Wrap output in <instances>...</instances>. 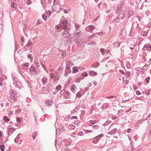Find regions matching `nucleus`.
Here are the masks:
<instances>
[{
  "mask_svg": "<svg viewBox=\"0 0 151 151\" xmlns=\"http://www.w3.org/2000/svg\"><path fill=\"white\" fill-rule=\"evenodd\" d=\"M68 22L66 20H64L62 21L61 22L63 25V28L65 31L62 33V35L65 38H69L71 36V34L70 33V29L68 28L67 25L66 24Z\"/></svg>",
  "mask_w": 151,
  "mask_h": 151,
  "instance_id": "f257e3e1",
  "label": "nucleus"
},
{
  "mask_svg": "<svg viewBox=\"0 0 151 151\" xmlns=\"http://www.w3.org/2000/svg\"><path fill=\"white\" fill-rule=\"evenodd\" d=\"M124 16L123 12H121L118 14V17L115 19V22H119L120 19H122L124 17Z\"/></svg>",
  "mask_w": 151,
  "mask_h": 151,
  "instance_id": "f03ea898",
  "label": "nucleus"
},
{
  "mask_svg": "<svg viewBox=\"0 0 151 151\" xmlns=\"http://www.w3.org/2000/svg\"><path fill=\"white\" fill-rule=\"evenodd\" d=\"M17 99V96L15 94H14V96L12 95V96L10 98L8 99V100L9 101L12 103L14 102L15 101H16Z\"/></svg>",
  "mask_w": 151,
  "mask_h": 151,
  "instance_id": "7ed1b4c3",
  "label": "nucleus"
},
{
  "mask_svg": "<svg viewBox=\"0 0 151 151\" xmlns=\"http://www.w3.org/2000/svg\"><path fill=\"white\" fill-rule=\"evenodd\" d=\"M147 49H148L150 51L151 50V45L150 44H145L142 49L143 50H145Z\"/></svg>",
  "mask_w": 151,
  "mask_h": 151,
  "instance_id": "20e7f679",
  "label": "nucleus"
},
{
  "mask_svg": "<svg viewBox=\"0 0 151 151\" xmlns=\"http://www.w3.org/2000/svg\"><path fill=\"white\" fill-rule=\"evenodd\" d=\"M63 69L62 68H60L56 70V76L59 77L63 74Z\"/></svg>",
  "mask_w": 151,
  "mask_h": 151,
  "instance_id": "39448f33",
  "label": "nucleus"
},
{
  "mask_svg": "<svg viewBox=\"0 0 151 151\" xmlns=\"http://www.w3.org/2000/svg\"><path fill=\"white\" fill-rule=\"evenodd\" d=\"M129 17H130L131 16H132L134 14V9L132 7H129Z\"/></svg>",
  "mask_w": 151,
  "mask_h": 151,
  "instance_id": "423d86ee",
  "label": "nucleus"
},
{
  "mask_svg": "<svg viewBox=\"0 0 151 151\" xmlns=\"http://www.w3.org/2000/svg\"><path fill=\"white\" fill-rule=\"evenodd\" d=\"M94 29V27L91 25L88 26L86 28V30L89 32L93 30Z\"/></svg>",
  "mask_w": 151,
  "mask_h": 151,
  "instance_id": "0eeeda50",
  "label": "nucleus"
},
{
  "mask_svg": "<svg viewBox=\"0 0 151 151\" xmlns=\"http://www.w3.org/2000/svg\"><path fill=\"white\" fill-rule=\"evenodd\" d=\"M70 68V67L67 64L65 67L66 69L65 71L67 72L68 73H70L71 71Z\"/></svg>",
  "mask_w": 151,
  "mask_h": 151,
  "instance_id": "6e6552de",
  "label": "nucleus"
},
{
  "mask_svg": "<svg viewBox=\"0 0 151 151\" xmlns=\"http://www.w3.org/2000/svg\"><path fill=\"white\" fill-rule=\"evenodd\" d=\"M120 34L122 36H124L126 35L125 31L123 29H120Z\"/></svg>",
  "mask_w": 151,
  "mask_h": 151,
  "instance_id": "1a4fd4ad",
  "label": "nucleus"
},
{
  "mask_svg": "<svg viewBox=\"0 0 151 151\" xmlns=\"http://www.w3.org/2000/svg\"><path fill=\"white\" fill-rule=\"evenodd\" d=\"M138 25V24L137 22H134L133 23L132 26V28L133 29H136L137 27V26Z\"/></svg>",
  "mask_w": 151,
  "mask_h": 151,
  "instance_id": "9d476101",
  "label": "nucleus"
},
{
  "mask_svg": "<svg viewBox=\"0 0 151 151\" xmlns=\"http://www.w3.org/2000/svg\"><path fill=\"white\" fill-rule=\"evenodd\" d=\"M142 27H143V25L142 24H140L139 25L138 24V25L137 26V27L136 28V30L138 31H140L142 29Z\"/></svg>",
  "mask_w": 151,
  "mask_h": 151,
  "instance_id": "9b49d317",
  "label": "nucleus"
},
{
  "mask_svg": "<svg viewBox=\"0 0 151 151\" xmlns=\"http://www.w3.org/2000/svg\"><path fill=\"white\" fill-rule=\"evenodd\" d=\"M109 107V105L107 103H105L103 104V106L101 107L102 109H105L106 108Z\"/></svg>",
  "mask_w": 151,
  "mask_h": 151,
  "instance_id": "f8f14e48",
  "label": "nucleus"
},
{
  "mask_svg": "<svg viewBox=\"0 0 151 151\" xmlns=\"http://www.w3.org/2000/svg\"><path fill=\"white\" fill-rule=\"evenodd\" d=\"M45 103L47 105L49 106H51L52 104V101L51 100H48L46 101Z\"/></svg>",
  "mask_w": 151,
  "mask_h": 151,
  "instance_id": "ddd939ff",
  "label": "nucleus"
},
{
  "mask_svg": "<svg viewBox=\"0 0 151 151\" xmlns=\"http://www.w3.org/2000/svg\"><path fill=\"white\" fill-rule=\"evenodd\" d=\"M72 69H73V73H76L79 71L78 70V68L77 66H75V67H73V68Z\"/></svg>",
  "mask_w": 151,
  "mask_h": 151,
  "instance_id": "4468645a",
  "label": "nucleus"
},
{
  "mask_svg": "<svg viewBox=\"0 0 151 151\" xmlns=\"http://www.w3.org/2000/svg\"><path fill=\"white\" fill-rule=\"evenodd\" d=\"M42 82L43 84L45 85L46 84V83L47 81V79L44 77H43L42 79Z\"/></svg>",
  "mask_w": 151,
  "mask_h": 151,
  "instance_id": "2eb2a0df",
  "label": "nucleus"
},
{
  "mask_svg": "<svg viewBox=\"0 0 151 151\" xmlns=\"http://www.w3.org/2000/svg\"><path fill=\"white\" fill-rule=\"evenodd\" d=\"M81 35V33L80 32H76L75 34H74V37L76 38H78L79 37L80 35Z\"/></svg>",
  "mask_w": 151,
  "mask_h": 151,
  "instance_id": "dca6fc26",
  "label": "nucleus"
},
{
  "mask_svg": "<svg viewBox=\"0 0 151 151\" xmlns=\"http://www.w3.org/2000/svg\"><path fill=\"white\" fill-rule=\"evenodd\" d=\"M89 75L91 76H96L97 75V73L94 71H91L90 72Z\"/></svg>",
  "mask_w": 151,
  "mask_h": 151,
  "instance_id": "f3484780",
  "label": "nucleus"
},
{
  "mask_svg": "<svg viewBox=\"0 0 151 151\" xmlns=\"http://www.w3.org/2000/svg\"><path fill=\"white\" fill-rule=\"evenodd\" d=\"M117 131V129L116 128H114L111 130L109 132L111 134H114Z\"/></svg>",
  "mask_w": 151,
  "mask_h": 151,
  "instance_id": "a211bd4d",
  "label": "nucleus"
},
{
  "mask_svg": "<svg viewBox=\"0 0 151 151\" xmlns=\"http://www.w3.org/2000/svg\"><path fill=\"white\" fill-rule=\"evenodd\" d=\"M105 98L109 99L114 98V99L113 100H111V101H113L116 99V98H115V96H107Z\"/></svg>",
  "mask_w": 151,
  "mask_h": 151,
  "instance_id": "6ab92c4d",
  "label": "nucleus"
},
{
  "mask_svg": "<svg viewBox=\"0 0 151 151\" xmlns=\"http://www.w3.org/2000/svg\"><path fill=\"white\" fill-rule=\"evenodd\" d=\"M104 134H100V135H99L97 136L96 137H95V139L96 138L97 139H99L101 138L102 137L104 136Z\"/></svg>",
  "mask_w": 151,
  "mask_h": 151,
  "instance_id": "aec40b11",
  "label": "nucleus"
},
{
  "mask_svg": "<svg viewBox=\"0 0 151 151\" xmlns=\"http://www.w3.org/2000/svg\"><path fill=\"white\" fill-rule=\"evenodd\" d=\"M100 65V63L99 62H97L96 64H92V67L93 68H97Z\"/></svg>",
  "mask_w": 151,
  "mask_h": 151,
  "instance_id": "412c9836",
  "label": "nucleus"
},
{
  "mask_svg": "<svg viewBox=\"0 0 151 151\" xmlns=\"http://www.w3.org/2000/svg\"><path fill=\"white\" fill-rule=\"evenodd\" d=\"M123 5V3H121L119 5H118V10H120L122 9Z\"/></svg>",
  "mask_w": 151,
  "mask_h": 151,
  "instance_id": "4be33fe9",
  "label": "nucleus"
},
{
  "mask_svg": "<svg viewBox=\"0 0 151 151\" xmlns=\"http://www.w3.org/2000/svg\"><path fill=\"white\" fill-rule=\"evenodd\" d=\"M20 139L19 137V134H18L17 137L14 139V141L16 143H18Z\"/></svg>",
  "mask_w": 151,
  "mask_h": 151,
  "instance_id": "5701e85b",
  "label": "nucleus"
},
{
  "mask_svg": "<svg viewBox=\"0 0 151 151\" xmlns=\"http://www.w3.org/2000/svg\"><path fill=\"white\" fill-rule=\"evenodd\" d=\"M120 43L119 42H115L114 44V46L116 47H118L120 45Z\"/></svg>",
  "mask_w": 151,
  "mask_h": 151,
  "instance_id": "b1692460",
  "label": "nucleus"
},
{
  "mask_svg": "<svg viewBox=\"0 0 151 151\" xmlns=\"http://www.w3.org/2000/svg\"><path fill=\"white\" fill-rule=\"evenodd\" d=\"M29 70L31 72H35L36 70V68L34 67L31 66L29 68Z\"/></svg>",
  "mask_w": 151,
  "mask_h": 151,
  "instance_id": "393cba45",
  "label": "nucleus"
},
{
  "mask_svg": "<svg viewBox=\"0 0 151 151\" xmlns=\"http://www.w3.org/2000/svg\"><path fill=\"white\" fill-rule=\"evenodd\" d=\"M71 91H75V90L76 89V87L75 85H73L71 87Z\"/></svg>",
  "mask_w": 151,
  "mask_h": 151,
  "instance_id": "a878e982",
  "label": "nucleus"
},
{
  "mask_svg": "<svg viewBox=\"0 0 151 151\" xmlns=\"http://www.w3.org/2000/svg\"><path fill=\"white\" fill-rule=\"evenodd\" d=\"M62 27H63V26H62L61 24H59L56 26V28L57 29H61L62 28Z\"/></svg>",
  "mask_w": 151,
  "mask_h": 151,
  "instance_id": "bb28decb",
  "label": "nucleus"
},
{
  "mask_svg": "<svg viewBox=\"0 0 151 151\" xmlns=\"http://www.w3.org/2000/svg\"><path fill=\"white\" fill-rule=\"evenodd\" d=\"M51 85H50V84H49L48 85L47 87H48V89L45 92V93H48L49 92V90L50 89V87H51Z\"/></svg>",
  "mask_w": 151,
  "mask_h": 151,
  "instance_id": "cd10ccee",
  "label": "nucleus"
},
{
  "mask_svg": "<svg viewBox=\"0 0 151 151\" xmlns=\"http://www.w3.org/2000/svg\"><path fill=\"white\" fill-rule=\"evenodd\" d=\"M38 134V132H35L34 133L32 134V137L33 138V139H35V136H37Z\"/></svg>",
  "mask_w": 151,
  "mask_h": 151,
  "instance_id": "c85d7f7f",
  "label": "nucleus"
},
{
  "mask_svg": "<svg viewBox=\"0 0 151 151\" xmlns=\"http://www.w3.org/2000/svg\"><path fill=\"white\" fill-rule=\"evenodd\" d=\"M75 128V126L73 125H70L69 126L68 129H73Z\"/></svg>",
  "mask_w": 151,
  "mask_h": 151,
  "instance_id": "c756f323",
  "label": "nucleus"
},
{
  "mask_svg": "<svg viewBox=\"0 0 151 151\" xmlns=\"http://www.w3.org/2000/svg\"><path fill=\"white\" fill-rule=\"evenodd\" d=\"M1 151H4L5 149V146L4 145H1L0 146Z\"/></svg>",
  "mask_w": 151,
  "mask_h": 151,
  "instance_id": "7c9ffc66",
  "label": "nucleus"
},
{
  "mask_svg": "<svg viewBox=\"0 0 151 151\" xmlns=\"http://www.w3.org/2000/svg\"><path fill=\"white\" fill-rule=\"evenodd\" d=\"M100 51L101 52V53L103 55H105V49L104 48H101L100 49Z\"/></svg>",
  "mask_w": 151,
  "mask_h": 151,
  "instance_id": "2f4dec72",
  "label": "nucleus"
},
{
  "mask_svg": "<svg viewBox=\"0 0 151 151\" xmlns=\"http://www.w3.org/2000/svg\"><path fill=\"white\" fill-rule=\"evenodd\" d=\"M3 119L6 122H8L9 121V119L6 116H5L3 117Z\"/></svg>",
  "mask_w": 151,
  "mask_h": 151,
  "instance_id": "473e14b6",
  "label": "nucleus"
},
{
  "mask_svg": "<svg viewBox=\"0 0 151 151\" xmlns=\"http://www.w3.org/2000/svg\"><path fill=\"white\" fill-rule=\"evenodd\" d=\"M141 35H143L144 36H145L147 35V32L145 31L142 32L141 33Z\"/></svg>",
  "mask_w": 151,
  "mask_h": 151,
  "instance_id": "72a5a7b5",
  "label": "nucleus"
},
{
  "mask_svg": "<svg viewBox=\"0 0 151 151\" xmlns=\"http://www.w3.org/2000/svg\"><path fill=\"white\" fill-rule=\"evenodd\" d=\"M42 18L45 21H46L47 19V17L45 16V14H42Z\"/></svg>",
  "mask_w": 151,
  "mask_h": 151,
  "instance_id": "f704fd0d",
  "label": "nucleus"
},
{
  "mask_svg": "<svg viewBox=\"0 0 151 151\" xmlns=\"http://www.w3.org/2000/svg\"><path fill=\"white\" fill-rule=\"evenodd\" d=\"M150 79V77H147L145 79V82L147 83V84H148V83H149V81Z\"/></svg>",
  "mask_w": 151,
  "mask_h": 151,
  "instance_id": "c9c22d12",
  "label": "nucleus"
},
{
  "mask_svg": "<svg viewBox=\"0 0 151 151\" xmlns=\"http://www.w3.org/2000/svg\"><path fill=\"white\" fill-rule=\"evenodd\" d=\"M61 86L60 85H59L56 87V89L59 91L61 89Z\"/></svg>",
  "mask_w": 151,
  "mask_h": 151,
  "instance_id": "e433bc0d",
  "label": "nucleus"
},
{
  "mask_svg": "<svg viewBox=\"0 0 151 151\" xmlns=\"http://www.w3.org/2000/svg\"><path fill=\"white\" fill-rule=\"evenodd\" d=\"M16 86H21V84L20 81H17L16 83Z\"/></svg>",
  "mask_w": 151,
  "mask_h": 151,
  "instance_id": "4c0bfd02",
  "label": "nucleus"
},
{
  "mask_svg": "<svg viewBox=\"0 0 151 151\" xmlns=\"http://www.w3.org/2000/svg\"><path fill=\"white\" fill-rule=\"evenodd\" d=\"M15 4V3L14 2H12L11 3V6L13 8H15V9H16V7L14 6V5Z\"/></svg>",
  "mask_w": 151,
  "mask_h": 151,
  "instance_id": "58836bf2",
  "label": "nucleus"
},
{
  "mask_svg": "<svg viewBox=\"0 0 151 151\" xmlns=\"http://www.w3.org/2000/svg\"><path fill=\"white\" fill-rule=\"evenodd\" d=\"M114 8L115 10H118V4H115L114 5Z\"/></svg>",
  "mask_w": 151,
  "mask_h": 151,
  "instance_id": "ea45409f",
  "label": "nucleus"
},
{
  "mask_svg": "<svg viewBox=\"0 0 151 151\" xmlns=\"http://www.w3.org/2000/svg\"><path fill=\"white\" fill-rule=\"evenodd\" d=\"M92 127L93 129H98L99 128V127L97 125L93 126H92Z\"/></svg>",
  "mask_w": 151,
  "mask_h": 151,
  "instance_id": "a19ab883",
  "label": "nucleus"
},
{
  "mask_svg": "<svg viewBox=\"0 0 151 151\" xmlns=\"http://www.w3.org/2000/svg\"><path fill=\"white\" fill-rule=\"evenodd\" d=\"M27 57L28 58L30 59V60H31L33 59V58L32 57L31 55L30 54H28L27 55Z\"/></svg>",
  "mask_w": 151,
  "mask_h": 151,
  "instance_id": "79ce46f5",
  "label": "nucleus"
},
{
  "mask_svg": "<svg viewBox=\"0 0 151 151\" xmlns=\"http://www.w3.org/2000/svg\"><path fill=\"white\" fill-rule=\"evenodd\" d=\"M33 115L34 116H38V113L37 112L35 111L33 112Z\"/></svg>",
  "mask_w": 151,
  "mask_h": 151,
  "instance_id": "37998d69",
  "label": "nucleus"
},
{
  "mask_svg": "<svg viewBox=\"0 0 151 151\" xmlns=\"http://www.w3.org/2000/svg\"><path fill=\"white\" fill-rule=\"evenodd\" d=\"M82 75L84 77H86L88 76V73H87L85 72V73H83L82 74Z\"/></svg>",
  "mask_w": 151,
  "mask_h": 151,
  "instance_id": "c03bdc74",
  "label": "nucleus"
},
{
  "mask_svg": "<svg viewBox=\"0 0 151 151\" xmlns=\"http://www.w3.org/2000/svg\"><path fill=\"white\" fill-rule=\"evenodd\" d=\"M16 120L17 122H21V119L19 117H17V118Z\"/></svg>",
  "mask_w": 151,
  "mask_h": 151,
  "instance_id": "a18cd8bd",
  "label": "nucleus"
},
{
  "mask_svg": "<svg viewBox=\"0 0 151 151\" xmlns=\"http://www.w3.org/2000/svg\"><path fill=\"white\" fill-rule=\"evenodd\" d=\"M56 134H60V131L59 129H56Z\"/></svg>",
  "mask_w": 151,
  "mask_h": 151,
  "instance_id": "49530a36",
  "label": "nucleus"
},
{
  "mask_svg": "<svg viewBox=\"0 0 151 151\" xmlns=\"http://www.w3.org/2000/svg\"><path fill=\"white\" fill-rule=\"evenodd\" d=\"M79 110V108H75L73 111V113H74L75 112H76L77 111H78Z\"/></svg>",
  "mask_w": 151,
  "mask_h": 151,
  "instance_id": "de8ad7c7",
  "label": "nucleus"
},
{
  "mask_svg": "<svg viewBox=\"0 0 151 151\" xmlns=\"http://www.w3.org/2000/svg\"><path fill=\"white\" fill-rule=\"evenodd\" d=\"M32 44V42L30 41H29L28 43L27 44L26 46H29L31 45Z\"/></svg>",
  "mask_w": 151,
  "mask_h": 151,
  "instance_id": "09e8293b",
  "label": "nucleus"
},
{
  "mask_svg": "<svg viewBox=\"0 0 151 151\" xmlns=\"http://www.w3.org/2000/svg\"><path fill=\"white\" fill-rule=\"evenodd\" d=\"M65 92V90L64 89L62 90L60 92V95H63V94Z\"/></svg>",
  "mask_w": 151,
  "mask_h": 151,
  "instance_id": "8fccbe9b",
  "label": "nucleus"
},
{
  "mask_svg": "<svg viewBox=\"0 0 151 151\" xmlns=\"http://www.w3.org/2000/svg\"><path fill=\"white\" fill-rule=\"evenodd\" d=\"M31 1L30 0H27L26 1V3H27V4L28 5L30 4H31Z\"/></svg>",
  "mask_w": 151,
  "mask_h": 151,
  "instance_id": "3c124183",
  "label": "nucleus"
},
{
  "mask_svg": "<svg viewBox=\"0 0 151 151\" xmlns=\"http://www.w3.org/2000/svg\"><path fill=\"white\" fill-rule=\"evenodd\" d=\"M119 71L120 73H122V75H124L125 73L124 71H123V70H120Z\"/></svg>",
  "mask_w": 151,
  "mask_h": 151,
  "instance_id": "603ef678",
  "label": "nucleus"
},
{
  "mask_svg": "<svg viewBox=\"0 0 151 151\" xmlns=\"http://www.w3.org/2000/svg\"><path fill=\"white\" fill-rule=\"evenodd\" d=\"M75 25L76 29H78L80 28V26L77 24H75Z\"/></svg>",
  "mask_w": 151,
  "mask_h": 151,
  "instance_id": "864d4df0",
  "label": "nucleus"
},
{
  "mask_svg": "<svg viewBox=\"0 0 151 151\" xmlns=\"http://www.w3.org/2000/svg\"><path fill=\"white\" fill-rule=\"evenodd\" d=\"M37 117H38V116H34V119H35V122L36 123H37Z\"/></svg>",
  "mask_w": 151,
  "mask_h": 151,
  "instance_id": "5fc2aeb1",
  "label": "nucleus"
},
{
  "mask_svg": "<svg viewBox=\"0 0 151 151\" xmlns=\"http://www.w3.org/2000/svg\"><path fill=\"white\" fill-rule=\"evenodd\" d=\"M76 96L78 97H80L81 96V95L80 93L78 92Z\"/></svg>",
  "mask_w": 151,
  "mask_h": 151,
  "instance_id": "6e6d98bb",
  "label": "nucleus"
},
{
  "mask_svg": "<svg viewBox=\"0 0 151 151\" xmlns=\"http://www.w3.org/2000/svg\"><path fill=\"white\" fill-rule=\"evenodd\" d=\"M47 14L48 15V16L49 17L50 16L51 14V12L50 10H48L47 12Z\"/></svg>",
  "mask_w": 151,
  "mask_h": 151,
  "instance_id": "4d7b16f0",
  "label": "nucleus"
},
{
  "mask_svg": "<svg viewBox=\"0 0 151 151\" xmlns=\"http://www.w3.org/2000/svg\"><path fill=\"white\" fill-rule=\"evenodd\" d=\"M98 139H97L96 138L95 139V140L93 141V142L94 143H96L98 142Z\"/></svg>",
  "mask_w": 151,
  "mask_h": 151,
  "instance_id": "13d9d810",
  "label": "nucleus"
},
{
  "mask_svg": "<svg viewBox=\"0 0 151 151\" xmlns=\"http://www.w3.org/2000/svg\"><path fill=\"white\" fill-rule=\"evenodd\" d=\"M126 75L127 76H129L130 75V72L129 71H127L126 73Z\"/></svg>",
  "mask_w": 151,
  "mask_h": 151,
  "instance_id": "bf43d9fd",
  "label": "nucleus"
},
{
  "mask_svg": "<svg viewBox=\"0 0 151 151\" xmlns=\"http://www.w3.org/2000/svg\"><path fill=\"white\" fill-rule=\"evenodd\" d=\"M23 65L24 66H25L27 67V66H28V65H29V63H25L23 64Z\"/></svg>",
  "mask_w": 151,
  "mask_h": 151,
  "instance_id": "052dcab7",
  "label": "nucleus"
},
{
  "mask_svg": "<svg viewBox=\"0 0 151 151\" xmlns=\"http://www.w3.org/2000/svg\"><path fill=\"white\" fill-rule=\"evenodd\" d=\"M77 119V117L76 116H73L71 117V119Z\"/></svg>",
  "mask_w": 151,
  "mask_h": 151,
  "instance_id": "680f3d73",
  "label": "nucleus"
},
{
  "mask_svg": "<svg viewBox=\"0 0 151 151\" xmlns=\"http://www.w3.org/2000/svg\"><path fill=\"white\" fill-rule=\"evenodd\" d=\"M111 122L109 120H108L106 122V123L105 124V125H108Z\"/></svg>",
  "mask_w": 151,
  "mask_h": 151,
  "instance_id": "e2e57ef3",
  "label": "nucleus"
},
{
  "mask_svg": "<svg viewBox=\"0 0 151 151\" xmlns=\"http://www.w3.org/2000/svg\"><path fill=\"white\" fill-rule=\"evenodd\" d=\"M65 94H66L67 95V96H69L70 95V93L68 91H66L65 92Z\"/></svg>",
  "mask_w": 151,
  "mask_h": 151,
  "instance_id": "0e129e2a",
  "label": "nucleus"
},
{
  "mask_svg": "<svg viewBox=\"0 0 151 151\" xmlns=\"http://www.w3.org/2000/svg\"><path fill=\"white\" fill-rule=\"evenodd\" d=\"M97 121L96 120H95L94 121L91 120V121H90V122H92V123H93V124H95V123H96V122Z\"/></svg>",
  "mask_w": 151,
  "mask_h": 151,
  "instance_id": "69168bd1",
  "label": "nucleus"
},
{
  "mask_svg": "<svg viewBox=\"0 0 151 151\" xmlns=\"http://www.w3.org/2000/svg\"><path fill=\"white\" fill-rule=\"evenodd\" d=\"M103 5L104 6V7L105 8H106L107 7V5L105 3H104L103 4Z\"/></svg>",
  "mask_w": 151,
  "mask_h": 151,
  "instance_id": "338daca9",
  "label": "nucleus"
},
{
  "mask_svg": "<svg viewBox=\"0 0 151 151\" xmlns=\"http://www.w3.org/2000/svg\"><path fill=\"white\" fill-rule=\"evenodd\" d=\"M65 151H71V150L68 148H66L65 149Z\"/></svg>",
  "mask_w": 151,
  "mask_h": 151,
  "instance_id": "774afa93",
  "label": "nucleus"
}]
</instances>
